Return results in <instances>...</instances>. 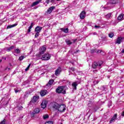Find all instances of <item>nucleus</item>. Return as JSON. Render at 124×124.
I'll return each instance as SVG.
<instances>
[{"label": "nucleus", "instance_id": "obj_1", "mask_svg": "<svg viewBox=\"0 0 124 124\" xmlns=\"http://www.w3.org/2000/svg\"><path fill=\"white\" fill-rule=\"evenodd\" d=\"M51 108L55 111H58L61 113H63L66 110V106L64 104H59L57 102H52L51 103Z\"/></svg>", "mask_w": 124, "mask_h": 124}, {"label": "nucleus", "instance_id": "obj_2", "mask_svg": "<svg viewBox=\"0 0 124 124\" xmlns=\"http://www.w3.org/2000/svg\"><path fill=\"white\" fill-rule=\"evenodd\" d=\"M102 64H103V61L95 62L92 64V68L98 70L102 67Z\"/></svg>", "mask_w": 124, "mask_h": 124}, {"label": "nucleus", "instance_id": "obj_3", "mask_svg": "<svg viewBox=\"0 0 124 124\" xmlns=\"http://www.w3.org/2000/svg\"><path fill=\"white\" fill-rule=\"evenodd\" d=\"M56 93L65 94L66 91L64 90V86H59L56 90Z\"/></svg>", "mask_w": 124, "mask_h": 124}, {"label": "nucleus", "instance_id": "obj_4", "mask_svg": "<svg viewBox=\"0 0 124 124\" xmlns=\"http://www.w3.org/2000/svg\"><path fill=\"white\" fill-rule=\"evenodd\" d=\"M41 55L42 56L41 60L43 61H49V60L51 59V55H50L49 53H46L43 55Z\"/></svg>", "mask_w": 124, "mask_h": 124}, {"label": "nucleus", "instance_id": "obj_5", "mask_svg": "<svg viewBox=\"0 0 124 124\" xmlns=\"http://www.w3.org/2000/svg\"><path fill=\"white\" fill-rule=\"evenodd\" d=\"M118 2V0H109L107 3L108 7H113V4H116Z\"/></svg>", "mask_w": 124, "mask_h": 124}, {"label": "nucleus", "instance_id": "obj_6", "mask_svg": "<svg viewBox=\"0 0 124 124\" xmlns=\"http://www.w3.org/2000/svg\"><path fill=\"white\" fill-rule=\"evenodd\" d=\"M38 99H39V96H34L32 100L31 101L30 103H36Z\"/></svg>", "mask_w": 124, "mask_h": 124}, {"label": "nucleus", "instance_id": "obj_7", "mask_svg": "<svg viewBox=\"0 0 124 124\" xmlns=\"http://www.w3.org/2000/svg\"><path fill=\"white\" fill-rule=\"evenodd\" d=\"M47 103H48V102L46 100H43L41 104L42 108L45 109L47 107Z\"/></svg>", "mask_w": 124, "mask_h": 124}, {"label": "nucleus", "instance_id": "obj_8", "mask_svg": "<svg viewBox=\"0 0 124 124\" xmlns=\"http://www.w3.org/2000/svg\"><path fill=\"white\" fill-rule=\"evenodd\" d=\"M1 101L2 102V104L3 105H7V104H8V102L9 101V99L7 98H3L1 99Z\"/></svg>", "mask_w": 124, "mask_h": 124}, {"label": "nucleus", "instance_id": "obj_9", "mask_svg": "<svg viewBox=\"0 0 124 124\" xmlns=\"http://www.w3.org/2000/svg\"><path fill=\"white\" fill-rule=\"evenodd\" d=\"M123 40H124V38L123 37H118L115 43L116 44H121V43L123 42Z\"/></svg>", "mask_w": 124, "mask_h": 124}, {"label": "nucleus", "instance_id": "obj_10", "mask_svg": "<svg viewBox=\"0 0 124 124\" xmlns=\"http://www.w3.org/2000/svg\"><path fill=\"white\" fill-rule=\"evenodd\" d=\"M45 51H46V47L43 46L40 48V55H42V54H44L45 53Z\"/></svg>", "mask_w": 124, "mask_h": 124}, {"label": "nucleus", "instance_id": "obj_11", "mask_svg": "<svg viewBox=\"0 0 124 124\" xmlns=\"http://www.w3.org/2000/svg\"><path fill=\"white\" fill-rule=\"evenodd\" d=\"M55 8H56L55 6H52L49 7L46 12V14H51V13H52V11H53L54 9H55Z\"/></svg>", "mask_w": 124, "mask_h": 124}, {"label": "nucleus", "instance_id": "obj_12", "mask_svg": "<svg viewBox=\"0 0 124 124\" xmlns=\"http://www.w3.org/2000/svg\"><path fill=\"white\" fill-rule=\"evenodd\" d=\"M61 72H62V68H61V67H58L57 69H56L55 71V75L56 76H58V75H59Z\"/></svg>", "mask_w": 124, "mask_h": 124}, {"label": "nucleus", "instance_id": "obj_13", "mask_svg": "<svg viewBox=\"0 0 124 124\" xmlns=\"http://www.w3.org/2000/svg\"><path fill=\"white\" fill-rule=\"evenodd\" d=\"M48 91H47V90H42L41 92H40V95L41 96H45V95H46V94H47V93H48Z\"/></svg>", "mask_w": 124, "mask_h": 124}, {"label": "nucleus", "instance_id": "obj_14", "mask_svg": "<svg viewBox=\"0 0 124 124\" xmlns=\"http://www.w3.org/2000/svg\"><path fill=\"white\" fill-rule=\"evenodd\" d=\"M42 29V27L37 26L35 29L34 31L35 32H38L39 33L40 31H41Z\"/></svg>", "mask_w": 124, "mask_h": 124}, {"label": "nucleus", "instance_id": "obj_15", "mask_svg": "<svg viewBox=\"0 0 124 124\" xmlns=\"http://www.w3.org/2000/svg\"><path fill=\"white\" fill-rule=\"evenodd\" d=\"M117 116L118 115L117 114V113L114 114L113 117L111 118V119L109 121L110 124H112V123H114V122L116 121V120L117 119Z\"/></svg>", "mask_w": 124, "mask_h": 124}, {"label": "nucleus", "instance_id": "obj_16", "mask_svg": "<svg viewBox=\"0 0 124 124\" xmlns=\"http://www.w3.org/2000/svg\"><path fill=\"white\" fill-rule=\"evenodd\" d=\"M41 0L35 1V2H33L32 4L31 5V7H33V6L37 5V4H39L41 2Z\"/></svg>", "mask_w": 124, "mask_h": 124}, {"label": "nucleus", "instance_id": "obj_17", "mask_svg": "<svg viewBox=\"0 0 124 124\" xmlns=\"http://www.w3.org/2000/svg\"><path fill=\"white\" fill-rule=\"evenodd\" d=\"M85 15H86V13L85 11H82L80 14V18L81 19H85Z\"/></svg>", "mask_w": 124, "mask_h": 124}, {"label": "nucleus", "instance_id": "obj_18", "mask_svg": "<svg viewBox=\"0 0 124 124\" xmlns=\"http://www.w3.org/2000/svg\"><path fill=\"white\" fill-rule=\"evenodd\" d=\"M53 83H54V80L50 79L48 82L46 84V87H51V86H52Z\"/></svg>", "mask_w": 124, "mask_h": 124}, {"label": "nucleus", "instance_id": "obj_19", "mask_svg": "<svg viewBox=\"0 0 124 124\" xmlns=\"http://www.w3.org/2000/svg\"><path fill=\"white\" fill-rule=\"evenodd\" d=\"M72 86L74 90H77V86H78V83H77V82H73L72 84Z\"/></svg>", "mask_w": 124, "mask_h": 124}, {"label": "nucleus", "instance_id": "obj_20", "mask_svg": "<svg viewBox=\"0 0 124 124\" xmlns=\"http://www.w3.org/2000/svg\"><path fill=\"white\" fill-rule=\"evenodd\" d=\"M118 20L119 21H122L124 19V14L120 15L117 17Z\"/></svg>", "mask_w": 124, "mask_h": 124}, {"label": "nucleus", "instance_id": "obj_21", "mask_svg": "<svg viewBox=\"0 0 124 124\" xmlns=\"http://www.w3.org/2000/svg\"><path fill=\"white\" fill-rule=\"evenodd\" d=\"M101 90H102V91H105V92H106L107 93L108 92V88H107V86H103L101 87Z\"/></svg>", "mask_w": 124, "mask_h": 124}, {"label": "nucleus", "instance_id": "obj_22", "mask_svg": "<svg viewBox=\"0 0 124 124\" xmlns=\"http://www.w3.org/2000/svg\"><path fill=\"white\" fill-rule=\"evenodd\" d=\"M17 25H18V24L17 23H15L13 25H8L7 27V29L8 30V29H12V28H14V27H16V26H17Z\"/></svg>", "mask_w": 124, "mask_h": 124}, {"label": "nucleus", "instance_id": "obj_23", "mask_svg": "<svg viewBox=\"0 0 124 124\" xmlns=\"http://www.w3.org/2000/svg\"><path fill=\"white\" fill-rule=\"evenodd\" d=\"M105 18L106 19H110L112 18V13H109L105 16Z\"/></svg>", "mask_w": 124, "mask_h": 124}, {"label": "nucleus", "instance_id": "obj_24", "mask_svg": "<svg viewBox=\"0 0 124 124\" xmlns=\"http://www.w3.org/2000/svg\"><path fill=\"white\" fill-rule=\"evenodd\" d=\"M95 53H97V54H101V55H104V52H103L102 50L99 49H95Z\"/></svg>", "mask_w": 124, "mask_h": 124}, {"label": "nucleus", "instance_id": "obj_25", "mask_svg": "<svg viewBox=\"0 0 124 124\" xmlns=\"http://www.w3.org/2000/svg\"><path fill=\"white\" fill-rule=\"evenodd\" d=\"M61 31H63V32H65V33H67L68 32V28H61Z\"/></svg>", "mask_w": 124, "mask_h": 124}, {"label": "nucleus", "instance_id": "obj_26", "mask_svg": "<svg viewBox=\"0 0 124 124\" xmlns=\"http://www.w3.org/2000/svg\"><path fill=\"white\" fill-rule=\"evenodd\" d=\"M14 48H15V46H12L11 47H8L6 49V51L7 52H10V51H11V50L14 49Z\"/></svg>", "mask_w": 124, "mask_h": 124}, {"label": "nucleus", "instance_id": "obj_27", "mask_svg": "<svg viewBox=\"0 0 124 124\" xmlns=\"http://www.w3.org/2000/svg\"><path fill=\"white\" fill-rule=\"evenodd\" d=\"M15 53H16V54H20L21 50L19 48L16 49H15Z\"/></svg>", "mask_w": 124, "mask_h": 124}, {"label": "nucleus", "instance_id": "obj_28", "mask_svg": "<svg viewBox=\"0 0 124 124\" xmlns=\"http://www.w3.org/2000/svg\"><path fill=\"white\" fill-rule=\"evenodd\" d=\"M34 112L36 113V114H38V113H39V112H40V110H39V108H36L34 109Z\"/></svg>", "mask_w": 124, "mask_h": 124}, {"label": "nucleus", "instance_id": "obj_29", "mask_svg": "<svg viewBox=\"0 0 124 124\" xmlns=\"http://www.w3.org/2000/svg\"><path fill=\"white\" fill-rule=\"evenodd\" d=\"M66 43L67 45H71L72 44V42L70 40H66Z\"/></svg>", "mask_w": 124, "mask_h": 124}, {"label": "nucleus", "instance_id": "obj_30", "mask_svg": "<svg viewBox=\"0 0 124 124\" xmlns=\"http://www.w3.org/2000/svg\"><path fill=\"white\" fill-rule=\"evenodd\" d=\"M35 114H36L35 112H34V111H32V112H31L30 115L32 118H33V117H34V115H35Z\"/></svg>", "mask_w": 124, "mask_h": 124}, {"label": "nucleus", "instance_id": "obj_31", "mask_svg": "<svg viewBox=\"0 0 124 124\" xmlns=\"http://www.w3.org/2000/svg\"><path fill=\"white\" fill-rule=\"evenodd\" d=\"M44 120H46V119H48L49 118V115H44L43 116Z\"/></svg>", "mask_w": 124, "mask_h": 124}, {"label": "nucleus", "instance_id": "obj_32", "mask_svg": "<svg viewBox=\"0 0 124 124\" xmlns=\"http://www.w3.org/2000/svg\"><path fill=\"white\" fill-rule=\"evenodd\" d=\"M24 59H25V56H21L19 57L18 60H19V61H23V60H24Z\"/></svg>", "mask_w": 124, "mask_h": 124}, {"label": "nucleus", "instance_id": "obj_33", "mask_svg": "<svg viewBox=\"0 0 124 124\" xmlns=\"http://www.w3.org/2000/svg\"><path fill=\"white\" fill-rule=\"evenodd\" d=\"M108 36L110 38H112L114 36V33H110L108 34Z\"/></svg>", "mask_w": 124, "mask_h": 124}, {"label": "nucleus", "instance_id": "obj_34", "mask_svg": "<svg viewBox=\"0 0 124 124\" xmlns=\"http://www.w3.org/2000/svg\"><path fill=\"white\" fill-rule=\"evenodd\" d=\"M38 36H39V33L36 32V33L35 34V38H37Z\"/></svg>", "mask_w": 124, "mask_h": 124}, {"label": "nucleus", "instance_id": "obj_35", "mask_svg": "<svg viewBox=\"0 0 124 124\" xmlns=\"http://www.w3.org/2000/svg\"><path fill=\"white\" fill-rule=\"evenodd\" d=\"M45 124H53V122L52 121H47L46 122Z\"/></svg>", "mask_w": 124, "mask_h": 124}, {"label": "nucleus", "instance_id": "obj_36", "mask_svg": "<svg viewBox=\"0 0 124 124\" xmlns=\"http://www.w3.org/2000/svg\"><path fill=\"white\" fill-rule=\"evenodd\" d=\"M32 28V27L31 26V25H30V26L29 27L28 32H31V30Z\"/></svg>", "mask_w": 124, "mask_h": 124}, {"label": "nucleus", "instance_id": "obj_37", "mask_svg": "<svg viewBox=\"0 0 124 124\" xmlns=\"http://www.w3.org/2000/svg\"><path fill=\"white\" fill-rule=\"evenodd\" d=\"M112 105V101H109L108 103V107H110Z\"/></svg>", "mask_w": 124, "mask_h": 124}, {"label": "nucleus", "instance_id": "obj_38", "mask_svg": "<svg viewBox=\"0 0 124 124\" xmlns=\"http://www.w3.org/2000/svg\"><path fill=\"white\" fill-rule=\"evenodd\" d=\"M98 109V107L97 106H95L94 108V112H96V111H97V109Z\"/></svg>", "mask_w": 124, "mask_h": 124}, {"label": "nucleus", "instance_id": "obj_39", "mask_svg": "<svg viewBox=\"0 0 124 124\" xmlns=\"http://www.w3.org/2000/svg\"><path fill=\"white\" fill-rule=\"evenodd\" d=\"M0 124H5V119L0 122Z\"/></svg>", "mask_w": 124, "mask_h": 124}, {"label": "nucleus", "instance_id": "obj_40", "mask_svg": "<svg viewBox=\"0 0 124 124\" xmlns=\"http://www.w3.org/2000/svg\"><path fill=\"white\" fill-rule=\"evenodd\" d=\"M69 69H70V70H72V71H75V68H74L73 67L69 68Z\"/></svg>", "mask_w": 124, "mask_h": 124}, {"label": "nucleus", "instance_id": "obj_41", "mask_svg": "<svg viewBox=\"0 0 124 124\" xmlns=\"http://www.w3.org/2000/svg\"><path fill=\"white\" fill-rule=\"evenodd\" d=\"M94 28L95 29H99V28H100V26H97V25H95Z\"/></svg>", "mask_w": 124, "mask_h": 124}, {"label": "nucleus", "instance_id": "obj_42", "mask_svg": "<svg viewBox=\"0 0 124 124\" xmlns=\"http://www.w3.org/2000/svg\"><path fill=\"white\" fill-rule=\"evenodd\" d=\"M90 52L92 53H94V52H95V49H91Z\"/></svg>", "mask_w": 124, "mask_h": 124}, {"label": "nucleus", "instance_id": "obj_43", "mask_svg": "<svg viewBox=\"0 0 124 124\" xmlns=\"http://www.w3.org/2000/svg\"><path fill=\"white\" fill-rule=\"evenodd\" d=\"M22 109H23V107L22 106H20L18 108H17V111L18 110H22Z\"/></svg>", "mask_w": 124, "mask_h": 124}, {"label": "nucleus", "instance_id": "obj_44", "mask_svg": "<svg viewBox=\"0 0 124 124\" xmlns=\"http://www.w3.org/2000/svg\"><path fill=\"white\" fill-rule=\"evenodd\" d=\"M77 40V39H73V40H72V41L73 42V43H75V42H76Z\"/></svg>", "mask_w": 124, "mask_h": 124}, {"label": "nucleus", "instance_id": "obj_45", "mask_svg": "<svg viewBox=\"0 0 124 124\" xmlns=\"http://www.w3.org/2000/svg\"><path fill=\"white\" fill-rule=\"evenodd\" d=\"M80 52L79 50H77L75 52V54H77V53H79Z\"/></svg>", "mask_w": 124, "mask_h": 124}, {"label": "nucleus", "instance_id": "obj_46", "mask_svg": "<svg viewBox=\"0 0 124 124\" xmlns=\"http://www.w3.org/2000/svg\"><path fill=\"white\" fill-rule=\"evenodd\" d=\"M46 3H47L48 4L49 3V2H50V0H46Z\"/></svg>", "mask_w": 124, "mask_h": 124}, {"label": "nucleus", "instance_id": "obj_47", "mask_svg": "<svg viewBox=\"0 0 124 124\" xmlns=\"http://www.w3.org/2000/svg\"><path fill=\"white\" fill-rule=\"evenodd\" d=\"M57 1H60L61 0H56ZM55 1V0H51V2H54Z\"/></svg>", "mask_w": 124, "mask_h": 124}, {"label": "nucleus", "instance_id": "obj_48", "mask_svg": "<svg viewBox=\"0 0 124 124\" xmlns=\"http://www.w3.org/2000/svg\"><path fill=\"white\" fill-rule=\"evenodd\" d=\"M15 92L16 93H19V90H16L15 91Z\"/></svg>", "mask_w": 124, "mask_h": 124}, {"label": "nucleus", "instance_id": "obj_49", "mask_svg": "<svg viewBox=\"0 0 124 124\" xmlns=\"http://www.w3.org/2000/svg\"><path fill=\"white\" fill-rule=\"evenodd\" d=\"M30 69L28 67L25 69V71H28V70Z\"/></svg>", "mask_w": 124, "mask_h": 124}, {"label": "nucleus", "instance_id": "obj_50", "mask_svg": "<svg viewBox=\"0 0 124 124\" xmlns=\"http://www.w3.org/2000/svg\"><path fill=\"white\" fill-rule=\"evenodd\" d=\"M27 67L30 69V67H31V64H29Z\"/></svg>", "mask_w": 124, "mask_h": 124}, {"label": "nucleus", "instance_id": "obj_51", "mask_svg": "<svg viewBox=\"0 0 124 124\" xmlns=\"http://www.w3.org/2000/svg\"><path fill=\"white\" fill-rule=\"evenodd\" d=\"M31 26L32 27H33V23H31Z\"/></svg>", "mask_w": 124, "mask_h": 124}, {"label": "nucleus", "instance_id": "obj_52", "mask_svg": "<svg viewBox=\"0 0 124 124\" xmlns=\"http://www.w3.org/2000/svg\"><path fill=\"white\" fill-rule=\"evenodd\" d=\"M122 116H123V117H124V111L122 113Z\"/></svg>", "mask_w": 124, "mask_h": 124}, {"label": "nucleus", "instance_id": "obj_53", "mask_svg": "<svg viewBox=\"0 0 124 124\" xmlns=\"http://www.w3.org/2000/svg\"><path fill=\"white\" fill-rule=\"evenodd\" d=\"M2 59H4V60H6V58H5V57H3Z\"/></svg>", "mask_w": 124, "mask_h": 124}, {"label": "nucleus", "instance_id": "obj_54", "mask_svg": "<svg viewBox=\"0 0 124 124\" xmlns=\"http://www.w3.org/2000/svg\"><path fill=\"white\" fill-rule=\"evenodd\" d=\"M37 8V7H35L34 8V9H36Z\"/></svg>", "mask_w": 124, "mask_h": 124}, {"label": "nucleus", "instance_id": "obj_55", "mask_svg": "<svg viewBox=\"0 0 124 124\" xmlns=\"http://www.w3.org/2000/svg\"><path fill=\"white\" fill-rule=\"evenodd\" d=\"M14 110H17V108H15Z\"/></svg>", "mask_w": 124, "mask_h": 124}, {"label": "nucleus", "instance_id": "obj_56", "mask_svg": "<svg viewBox=\"0 0 124 124\" xmlns=\"http://www.w3.org/2000/svg\"><path fill=\"white\" fill-rule=\"evenodd\" d=\"M93 34H94V35L96 34V32H94V33H93Z\"/></svg>", "mask_w": 124, "mask_h": 124}, {"label": "nucleus", "instance_id": "obj_57", "mask_svg": "<svg viewBox=\"0 0 124 124\" xmlns=\"http://www.w3.org/2000/svg\"><path fill=\"white\" fill-rule=\"evenodd\" d=\"M2 61V60H0V62H1Z\"/></svg>", "mask_w": 124, "mask_h": 124}, {"label": "nucleus", "instance_id": "obj_58", "mask_svg": "<svg viewBox=\"0 0 124 124\" xmlns=\"http://www.w3.org/2000/svg\"><path fill=\"white\" fill-rule=\"evenodd\" d=\"M108 78H110V76H108Z\"/></svg>", "mask_w": 124, "mask_h": 124}, {"label": "nucleus", "instance_id": "obj_59", "mask_svg": "<svg viewBox=\"0 0 124 124\" xmlns=\"http://www.w3.org/2000/svg\"><path fill=\"white\" fill-rule=\"evenodd\" d=\"M109 71H112V70L110 69V70H109Z\"/></svg>", "mask_w": 124, "mask_h": 124}, {"label": "nucleus", "instance_id": "obj_60", "mask_svg": "<svg viewBox=\"0 0 124 124\" xmlns=\"http://www.w3.org/2000/svg\"><path fill=\"white\" fill-rule=\"evenodd\" d=\"M69 73H70L71 71H69Z\"/></svg>", "mask_w": 124, "mask_h": 124}, {"label": "nucleus", "instance_id": "obj_61", "mask_svg": "<svg viewBox=\"0 0 124 124\" xmlns=\"http://www.w3.org/2000/svg\"><path fill=\"white\" fill-rule=\"evenodd\" d=\"M98 82H97V84H98Z\"/></svg>", "mask_w": 124, "mask_h": 124}, {"label": "nucleus", "instance_id": "obj_62", "mask_svg": "<svg viewBox=\"0 0 124 124\" xmlns=\"http://www.w3.org/2000/svg\"><path fill=\"white\" fill-rule=\"evenodd\" d=\"M8 69L9 70V69H10V68H8Z\"/></svg>", "mask_w": 124, "mask_h": 124}]
</instances>
